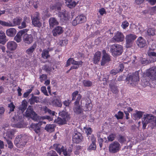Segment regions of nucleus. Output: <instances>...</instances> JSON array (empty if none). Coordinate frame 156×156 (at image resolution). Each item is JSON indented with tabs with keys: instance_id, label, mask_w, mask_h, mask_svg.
Masks as SVG:
<instances>
[{
	"instance_id": "nucleus-1",
	"label": "nucleus",
	"mask_w": 156,
	"mask_h": 156,
	"mask_svg": "<svg viewBox=\"0 0 156 156\" xmlns=\"http://www.w3.org/2000/svg\"><path fill=\"white\" fill-rule=\"evenodd\" d=\"M27 141L28 137L27 136L20 135L16 137L14 144L18 148H22L26 144Z\"/></svg>"
},
{
	"instance_id": "nucleus-2",
	"label": "nucleus",
	"mask_w": 156,
	"mask_h": 156,
	"mask_svg": "<svg viewBox=\"0 0 156 156\" xmlns=\"http://www.w3.org/2000/svg\"><path fill=\"white\" fill-rule=\"evenodd\" d=\"M123 51V47L121 45L114 44L110 46V51L114 57L121 55Z\"/></svg>"
},
{
	"instance_id": "nucleus-3",
	"label": "nucleus",
	"mask_w": 156,
	"mask_h": 156,
	"mask_svg": "<svg viewBox=\"0 0 156 156\" xmlns=\"http://www.w3.org/2000/svg\"><path fill=\"white\" fill-rule=\"evenodd\" d=\"M139 73L136 71L132 75H128L126 78L128 83L132 86L135 85L136 82L139 81Z\"/></svg>"
},
{
	"instance_id": "nucleus-4",
	"label": "nucleus",
	"mask_w": 156,
	"mask_h": 156,
	"mask_svg": "<svg viewBox=\"0 0 156 156\" xmlns=\"http://www.w3.org/2000/svg\"><path fill=\"white\" fill-rule=\"evenodd\" d=\"M59 114L62 118L58 117L55 120V121L59 124L63 125L66 124V122L69 119V115L64 111L60 112Z\"/></svg>"
},
{
	"instance_id": "nucleus-5",
	"label": "nucleus",
	"mask_w": 156,
	"mask_h": 156,
	"mask_svg": "<svg viewBox=\"0 0 156 156\" xmlns=\"http://www.w3.org/2000/svg\"><path fill=\"white\" fill-rule=\"evenodd\" d=\"M136 37V36L134 34H127L126 36V47L127 48L131 47Z\"/></svg>"
},
{
	"instance_id": "nucleus-6",
	"label": "nucleus",
	"mask_w": 156,
	"mask_h": 156,
	"mask_svg": "<svg viewBox=\"0 0 156 156\" xmlns=\"http://www.w3.org/2000/svg\"><path fill=\"white\" fill-rule=\"evenodd\" d=\"M25 115L27 117H30L33 120L38 121V116L33 111L31 106H29L25 112Z\"/></svg>"
},
{
	"instance_id": "nucleus-7",
	"label": "nucleus",
	"mask_w": 156,
	"mask_h": 156,
	"mask_svg": "<svg viewBox=\"0 0 156 156\" xmlns=\"http://www.w3.org/2000/svg\"><path fill=\"white\" fill-rule=\"evenodd\" d=\"M82 98V96L80 94L78 95L76 101L74 103V111L76 114H79L83 112V109L79 105L80 100Z\"/></svg>"
},
{
	"instance_id": "nucleus-8",
	"label": "nucleus",
	"mask_w": 156,
	"mask_h": 156,
	"mask_svg": "<svg viewBox=\"0 0 156 156\" xmlns=\"http://www.w3.org/2000/svg\"><path fill=\"white\" fill-rule=\"evenodd\" d=\"M120 148V144L118 142L115 141L109 144V151L111 153H115L119 151Z\"/></svg>"
},
{
	"instance_id": "nucleus-9",
	"label": "nucleus",
	"mask_w": 156,
	"mask_h": 156,
	"mask_svg": "<svg viewBox=\"0 0 156 156\" xmlns=\"http://www.w3.org/2000/svg\"><path fill=\"white\" fill-rule=\"evenodd\" d=\"M124 38L123 34L119 32L115 33L114 37L112 38V42L113 43L122 41Z\"/></svg>"
},
{
	"instance_id": "nucleus-10",
	"label": "nucleus",
	"mask_w": 156,
	"mask_h": 156,
	"mask_svg": "<svg viewBox=\"0 0 156 156\" xmlns=\"http://www.w3.org/2000/svg\"><path fill=\"white\" fill-rule=\"evenodd\" d=\"M146 76L153 80H156V67H153L148 69Z\"/></svg>"
},
{
	"instance_id": "nucleus-11",
	"label": "nucleus",
	"mask_w": 156,
	"mask_h": 156,
	"mask_svg": "<svg viewBox=\"0 0 156 156\" xmlns=\"http://www.w3.org/2000/svg\"><path fill=\"white\" fill-rule=\"evenodd\" d=\"M83 139L81 133L78 132L74 133L73 136V141L74 143L78 144L82 141Z\"/></svg>"
},
{
	"instance_id": "nucleus-12",
	"label": "nucleus",
	"mask_w": 156,
	"mask_h": 156,
	"mask_svg": "<svg viewBox=\"0 0 156 156\" xmlns=\"http://www.w3.org/2000/svg\"><path fill=\"white\" fill-rule=\"evenodd\" d=\"M28 30V29H26L20 30L15 37L14 40L17 43L20 42L22 41V36L27 33Z\"/></svg>"
},
{
	"instance_id": "nucleus-13",
	"label": "nucleus",
	"mask_w": 156,
	"mask_h": 156,
	"mask_svg": "<svg viewBox=\"0 0 156 156\" xmlns=\"http://www.w3.org/2000/svg\"><path fill=\"white\" fill-rule=\"evenodd\" d=\"M53 51V48H50L44 49L41 54L42 57L44 59H47L50 57V55Z\"/></svg>"
},
{
	"instance_id": "nucleus-14",
	"label": "nucleus",
	"mask_w": 156,
	"mask_h": 156,
	"mask_svg": "<svg viewBox=\"0 0 156 156\" xmlns=\"http://www.w3.org/2000/svg\"><path fill=\"white\" fill-rule=\"evenodd\" d=\"M143 120L146 123H149L156 120V118L151 114H146L144 115Z\"/></svg>"
},
{
	"instance_id": "nucleus-15",
	"label": "nucleus",
	"mask_w": 156,
	"mask_h": 156,
	"mask_svg": "<svg viewBox=\"0 0 156 156\" xmlns=\"http://www.w3.org/2000/svg\"><path fill=\"white\" fill-rule=\"evenodd\" d=\"M23 40L25 43L30 44L33 41V36L31 34H28L26 33L23 34Z\"/></svg>"
},
{
	"instance_id": "nucleus-16",
	"label": "nucleus",
	"mask_w": 156,
	"mask_h": 156,
	"mask_svg": "<svg viewBox=\"0 0 156 156\" xmlns=\"http://www.w3.org/2000/svg\"><path fill=\"white\" fill-rule=\"evenodd\" d=\"M7 48L10 51H13L16 48L17 44L14 41L8 42L7 44Z\"/></svg>"
},
{
	"instance_id": "nucleus-17",
	"label": "nucleus",
	"mask_w": 156,
	"mask_h": 156,
	"mask_svg": "<svg viewBox=\"0 0 156 156\" xmlns=\"http://www.w3.org/2000/svg\"><path fill=\"white\" fill-rule=\"evenodd\" d=\"M103 52L104 55L102 57L101 62V66L104 65L106 63L109 62L110 60V56L106 53L105 51L103 50Z\"/></svg>"
},
{
	"instance_id": "nucleus-18",
	"label": "nucleus",
	"mask_w": 156,
	"mask_h": 156,
	"mask_svg": "<svg viewBox=\"0 0 156 156\" xmlns=\"http://www.w3.org/2000/svg\"><path fill=\"white\" fill-rule=\"evenodd\" d=\"M63 28L58 26L54 28L52 30L53 35L54 36H56L61 34L63 32Z\"/></svg>"
},
{
	"instance_id": "nucleus-19",
	"label": "nucleus",
	"mask_w": 156,
	"mask_h": 156,
	"mask_svg": "<svg viewBox=\"0 0 156 156\" xmlns=\"http://www.w3.org/2000/svg\"><path fill=\"white\" fill-rule=\"evenodd\" d=\"M54 149H55L57 153L60 155L61 154L62 152L64 150L66 147L58 144H54L53 145Z\"/></svg>"
},
{
	"instance_id": "nucleus-20",
	"label": "nucleus",
	"mask_w": 156,
	"mask_h": 156,
	"mask_svg": "<svg viewBox=\"0 0 156 156\" xmlns=\"http://www.w3.org/2000/svg\"><path fill=\"white\" fill-rule=\"evenodd\" d=\"M41 126V123H37L32 124L31 126L34 129L35 132L38 135L40 133V127Z\"/></svg>"
},
{
	"instance_id": "nucleus-21",
	"label": "nucleus",
	"mask_w": 156,
	"mask_h": 156,
	"mask_svg": "<svg viewBox=\"0 0 156 156\" xmlns=\"http://www.w3.org/2000/svg\"><path fill=\"white\" fill-rule=\"evenodd\" d=\"M136 44L140 47L143 48L146 45V41L142 37H140L137 40Z\"/></svg>"
},
{
	"instance_id": "nucleus-22",
	"label": "nucleus",
	"mask_w": 156,
	"mask_h": 156,
	"mask_svg": "<svg viewBox=\"0 0 156 156\" xmlns=\"http://www.w3.org/2000/svg\"><path fill=\"white\" fill-rule=\"evenodd\" d=\"M90 138L92 143L90 145L89 149L90 150H95L96 148V145L95 144L96 141L95 137L94 135H92L90 137Z\"/></svg>"
},
{
	"instance_id": "nucleus-23",
	"label": "nucleus",
	"mask_w": 156,
	"mask_h": 156,
	"mask_svg": "<svg viewBox=\"0 0 156 156\" xmlns=\"http://www.w3.org/2000/svg\"><path fill=\"white\" fill-rule=\"evenodd\" d=\"M22 21V19L20 17H16L14 19L12 20V22H10L11 27L19 25Z\"/></svg>"
},
{
	"instance_id": "nucleus-24",
	"label": "nucleus",
	"mask_w": 156,
	"mask_h": 156,
	"mask_svg": "<svg viewBox=\"0 0 156 156\" xmlns=\"http://www.w3.org/2000/svg\"><path fill=\"white\" fill-rule=\"evenodd\" d=\"M61 3L60 2H58L54 4L51 5L50 9L52 10L59 11L61 10Z\"/></svg>"
},
{
	"instance_id": "nucleus-25",
	"label": "nucleus",
	"mask_w": 156,
	"mask_h": 156,
	"mask_svg": "<svg viewBox=\"0 0 156 156\" xmlns=\"http://www.w3.org/2000/svg\"><path fill=\"white\" fill-rule=\"evenodd\" d=\"M32 97L29 99V102L31 105H34L35 103H38L39 101V98L38 97L34 96L32 94Z\"/></svg>"
},
{
	"instance_id": "nucleus-26",
	"label": "nucleus",
	"mask_w": 156,
	"mask_h": 156,
	"mask_svg": "<svg viewBox=\"0 0 156 156\" xmlns=\"http://www.w3.org/2000/svg\"><path fill=\"white\" fill-rule=\"evenodd\" d=\"M66 5L69 8L71 9L74 7L77 4L75 1L72 0H65Z\"/></svg>"
},
{
	"instance_id": "nucleus-27",
	"label": "nucleus",
	"mask_w": 156,
	"mask_h": 156,
	"mask_svg": "<svg viewBox=\"0 0 156 156\" xmlns=\"http://www.w3.org/2000/svg\"><path fill=\"white\" fill-rule=\"evenodd\" d=\"M15 132V130L13 129L8 130L5 133L6 135L5 137L11 139L14 137Z\"/></svg>"
},
{
	"instance_id": "nucleus-28",
	"label": "nucleus",
	"mask_w": 156,
	"mask_h": 156,
	"mask_svg": "<svg viewBox=\"0 0 156 156\" xmlns=\"http://www.w3.org/2000/svg\"><path fill=\"white\" fill-rule=\"evenodd\" d=\"M16 30L14 28H10L6 31L7 35L9 37H12L14 36L16 33Z\"/></svg>"
},
{
	"instance_id": "nucleus-29",
	"label": "nucleus",
	"mask_w": 156,
	"mask_h": 156,
	"mask_svg": "<svg viewBox=\"0 0 156 156\" xmlns=\"http://www.w3.org/2000/svg\"><path fill=\"white\" fill-rule=\"evenodd\" d=\"M55 126L54 124H47L44 128L45 130L48 132L51 133L54 131Z\"/></svg>"
},
{
	"instance_id": "nucleus-30",
	"label": "nucleus",
	"mask_w": 156,
	"mask_h": 156,
	"mask_svg": "<svg viewBox=\"0 0 156 156\" xmlns=\"http://www.w3.org/2000/svg\"><path fill=\"white\" fill-rule=\"evenodd\" d=\"M37 46L36 44L34 43L33 45L26 51V53L29 55H32V53L35 51Z\"/></svg>"
},
{
	"instance_id": "nucleus-31",
	"label": "nucleus",
	"mask_w": 156,
	"mask_h": 156,
	"mask_svg": "<svg viewBox=\"0 0 156 156\" xmlns=\"http://www.w3.org/2000/svg\"><path fill=\"white\" fill-rule=\"evenodd\" d=\"M41 109L42 111L44 112L45 113H48L50 115L52 116H54L55 115V112L51 111L46 106H43L42 108Z\"/></svg>"
},
{
	"instance_id": "nucleus-32",
	"label": "nucleus",
	"mask_w": 156,
	"mask_h": 156,
	"mask_svg": "<svg viewBox=\"0 0 156 156\" xmlns=\"http://www.w3.org/2000/svg\"><path fill=\"white\" fill-rule=\"evenodd\" d=\"M27 102L26 101L23 100L22 102L21 105L18 108L22 112H23L27 108Z\"/></svg>"
},
{
	"instance_id": "nucleus-33",
	"label": "nucleus",
	"mask_w": 156,
	"mask_h": 156,
	"mask_svg": "<svg viewBox=\"0 0 156 156\" xmlns=\"http://www.w3.org/2000/svg\"><path fill=\"white\" fill-rule=\"evenodd\" d=\"M59 16L64 20L68 19V15L67 12L65 10H63L62 12H59Z\"/></svg>"
},
{
	"instance_id": "nucleus-34",
	"label": "nucleus",
	"mask_w": 156,
	"mask_h": 156,
	"mask_svg": "<svg viewBox=\"0 0 156 156\" xmlns=\"http://www.w3.org/2000/svg\"><path fill=\"white\" fill-rule=\"evenodd\" d=\"M32 24L34 27L40 28L42 26V23L40 19H31Z\"/></svg>"
},
{
	"instance_id": "nucleus-35",
	"label": "nucleus",
	"mask_w": 156,
	"mask_h": 156,
	"mask_svg": "<svg viewBox=\"0 0 156 156\" xmlns=\"http://www.w3.org/2000/svg\"><path fill=\"white\" fill-rule=\"evenodd\" d=\"M101 58V52L99 51L95 53L93 58L94 62L95 64H97L99 62Z\"/></svg>"
},
{
	"instance_id": "nucleus-36",
	"label": "nucleus",
	"mask_w": 156,
	"mask_h": 156,
	"mask_svg": "<svg viewBox=\"0 0 156 156\" xmlns=\"http://www.w3.org/2000/svg\"><path fill=\"white\" fill-rule=\"evenodd\" d=\"M49 24L50 27H53L54 26L58 24V23L54 17L50 18L49 20Z\"/></svg>"
},
{
	"instance_id": "nucleus-37",
	"label": "nucleus",
	"mask_w": 156,
	"mask_h": 156,
	"mask_svg": "<svg viewBox=\"0 0 156 156\" xmlns=\"http://www.w3.org/2000/svg\"><path fill=\"white\" fill-rule=\"evenodd\" d=\"M28 20L29 19L27 17H24L23 20L22 22L21 25L19 27V28L21 29L25 28L27 26L26 23H28Z\"/></svg>"
},
{
	"instance_id": "nucleus-38",
	"label": "nucleus",
	"mask_w": 156,
	"mask_h": 156,
	"mask_svg": "<svg viewBox=\"0 0 156 156\" xmlns=\"http://www.w3.org/2000/svg\"><path fill=\"white\" fill-rule=\"evenodd\" d=\"M144 113V112L136 110V113L133 114V115L136 119H139L142 117Z\"/></svg>"
},
{
	"instance_id": "nucleus-39",
	"label": "nucleus",
	"mask_w": 156,
	"mask_h": 156,
	"mask_svg": "<svg viewBox=\"0 0 156 156\" xmlns=\"http://www.w3.org/2000/svg\"><path fill=\"white\" fill-rule=\"evenodd\" d=\"M77 20L79 23H81L86 20V17L84 16L80 15L76 17Z\"/></svg>"
},
{
	"instance_id": "nucleus-40",
	"label": "nucleus",
	"mask_w": 156,
	"mask_h": 156,
	"mask_svg": "<svg viewBox=\"0 0 156 156\" xmlns=\"http://www.w3.org/2000/svg\"><path fill=\"white\" fill-rule=\"evenodd\" d=\"M43 69L45 70L46 72L48 73H50V72L52 70H54V68L52 67H49V65H44L42 67Z\"/></svg>"
},
{
	"instance_id": "nucleus-41",
	"label": "nucleus",
	"mask_w": 156,
	"mask_h": 156,
	"mask_svg": "<svg viewBox=\"0 0 156 156\" xmlns=\"http://www.w3.org/2000/svg\"><path fill=\"white\" fill-rule=\"evenodd\" d=\"M54 100L53 101V103L55 105L59 107H61L62 106V104L61 103V101L58 98H56V99L55 98L54 99Z\"/></svg>"
},
{
	"instance_id": "nucleus-42",
	"label": "nucleus",
	"mask_w": 156,
	"mask_h": 156,
	"mask_svg": "<svg viewBox=\"0 0 156 156\" xmlns=\"http://www.w3.org/2000/svg\"><path fill=\"white\" fill-rule=\"evenodd\" d=\"M123 112L119 111L118 112L117 114H115L114 116L117 119H123Z\"/></svg>"
},
{
	"instance_id": "nucleus-43",
	"label": "nucleus",
	"mask_w": 156,
	"mask_h": 156,
	"mask_svg": "<svg viewBox=\"0 0 156 156\" xmlns=\"http://www.w3.org/2000/svg\"><path fill=\"white\" fill-rule=\"evenodd\" d=\"M0 25L3 26L11 27L10 22H5L0 20Z\"/></svg>"
},
{
	"instance_id": "nucleus-44",
	"label": "nucleus",
	"mask_w": 156,
	"mask_h": 156,
	"mask_svg": "<svg viewBox=\"0 0 156 156\" xmlns=\"http://www.w3.org/2000/svg\"><path fill=\"white\" fill-rule=\"evenodd\" d=\"M147 34L149 36H153L155 35V30L152 28H149L147 31Z\"/></svg>"
},
{
	"instance_id": "nucleus-45",
	"label": "nucleus",
	"mask_w": 156,
	"mask_h": 156,
	"mask_svg": "<svg viewBox=\"0 0 156 156\" xmlns=\"http://www.w3.org/2000/svg\"><path fill=\"white\" fill-rule=\"evenodd\" d=\"M118 140L120 143H122L126 141V138L125 136H122L121 135H119Z\"/></svg>"
},
{
	"instance_id": "nucleus-46",
	"label": "nucleus",
	"mask_w": 156,
	"mask_h": 156,
	"mask_svg": "<svg viewBox=\"0 0 156 156\" xmlns=\"http://www.w3.org/2000/svg\"><path fill=\"white\" fill-rule=\"evenodd\" d=\"M4 138L5 139L8 145V147L12 149L13 147V144L12 141L9 140L6 137H4Z\"/></svg>"
},
{
	"instance_id": "nucleus-47",
	"label": "nucleus",
	"mask_w": 156,
	"mask_h": 156,
	"mask_svg": "<svg viewBox=\"0 0 156 156\" xmlns=\"http://www.w3.org/2000/svg\"><path fill=\"white\" fill-rule=\"evenodd\" d=\"M83 85L85 87H89L92 85V83L88 80H84L83 82Z\"/></svg>"
},
{
	"instance_id": "nucleus-48",
	"label": "nucleus",
	"mask_w": 156,
	"mask_h": 156,
	"mask_svg": "<svg viewBox=\"0 0 156 156\" xmlns=\"http://www.w3.org/2000/svg\"><path fill=\"white\" fill-rule=\"evenodd\" d=\"M72 64L75 66H82L83 62L82 61H76L74 60L73 58Z\"/></svg>"
},
{
	"instance_id": "nucleus-49",
	"label": "nucleus",
	"mask_w": 156,
	"mask_h": 156,
	"mask_svg": "<svg viewBox=\"0 0 156 156\" xmlns=\"http://www.w3.org/2000/svg\"><path fill=\"white\" fill-rule=\"evenodd\" d=\"M110 87L111 90L113 93L114 94H116L118 92V88L116 87L115 86V85H110Z\"/></svg>"
},
{
	"instance_id": "nucleus-50",
	"label": "nucleus",
	"mask_w": 156,
	"mask_h": 156,
	"mask_svg": "<svg viewBox=\"0 0 156 156\" xmlns=\"http://www.w3.org/2000/svg\"><path fill=\"white\" fill-rule=\"evenodd\" d=\"M19 119L20 118L18 116L15 115V116L12 117L11 120L12 122L14 123H16L18 122H19Z\"/></svg>"
},
{
	"instance_id": "nucleus-51",
	"label": "nucleus",
	"mask_w": 156,
	"mask_h": 156,
	"mask_svg": "<svg viewBox=\"0 0 156 156\" xmlns=\"http://www.w3.org/2000/svg\"><path fill=\"white\" fill-rule=\"evenodd\" d=\"M8 107L10 108L9 111V113L11 112H13L14 111V108H15V106L14 105L12 102H11L9 104H8Z\"/></svg>"
},
{
	"instance_id": "nucleus-52",
	"label": "nucleus",
	"mask_w": 156,
	"mask_h": 156,
	"mask_svg": "<svg viewBox=\"0 0 156 156\" xmlns=\"http://www.w3.org/2000/svg\"><path fill=\"white\" fill-rule=\"evenodd\" d=\"M116 135L115 134H112L108 137V139L109 141H112L114 140Z\"/></svg>"
},
{
	"instance_id": "nucleus-53",
	"label": "nucleus",
	"mask_w": 156,
	"mask_h": 156,
	"mask_svg": "<svg viewBox=\"0 0 156 156\" xmlns=\"http://www.w3.org/2000/svg\"><path fill=\"white\" fill-rule=\"evenodd\" d=\"M47 156H58L55 151H51L48 153Z\"/></svg>"
},
{
	"instance_id": "nucleus-54",
	"label": "nucleus",
	"mask_w": 156,
	"mask_h": 156,
	"mask_svg": "<svg viewBox=\"0 0 156 156\" xmlns=\"http://www.w3.org/2000/svg\"><path fill=\"white\" fill-rule=\"evenodd\" d=\"M31 19H41V17L40 16L39 13L38 12H36L34 14V15L33 17L31 16Z\"/></svg>"
},
{
	"instance_id": "nucleus-55",
	"label": "nucleus",
	"mask_w": 156,
	"mask_h": 156,
	"mask_svg": "<svg viewBox=\"0 0 156 156\" xmlns=\"http://www.w3.org/2000/svg\"><path fill=\"white\" fill-rule=\"evenodd\" d=\"M129 25V23L127 21H125L122 23L121 26L124 29H125Z\"/></svg>"
},
{
	"instance_id": "nucleus-56",
	"label": "nucleus",
	"mask_w": 156,
	"mask_h": 156,
	"mask_svg": "<svg viewBox=\"0 0 156 156\" xmlns=\"http://www.w3.org/2000/svg\"><path fill=\"white\" fill-rule=\"evenodd\" d=\"M79 92L78 91L76 90L75 92H73L72 94V101L74 100L75 99V98L76 97V96L77 95L78 96V95L80 94H78Z\"/></svg>"
},
{
	"instance_id": "nucleus-57",
	"label": "nucleus",
	"mask_w": 156,
	"mask_h": 156,
	"mask_svg": "<svg viewBox=\"0 0 156 156\" xmlns=\"http://www.w3.org/2000/svg\"><path fill=\"white\" fill-rule=\"evenodd\" d=\"M124 68V66L123 64H119L117 69L119 72H122Z\"/></svg>"
},
{
	"instance_id": "nucleus-58",
	"label": "nucleus",
	"mask_w": 156,
	"mask_h": 156,
	"mask_svg": "<svg viewBox=\"0 0 156 156\" xmlns=\"http://www.w3.org/2000/svg\"><path fill=\"white\" fill-rule=\"evenodd\" d=\"M41 90L46 95H48V93L45 87L43 86L41 87Z\"/></svg>"
},
{
	"instance_id": "nucleus-59",
	"label": "nucleus",
	"mask_w": 156,
	"mask_h": 156,
	"mask_svg": "<svg viewBox=\"0 0 156 156\" xmlns=\"http://www.w3.org/2000/svg\"><path fill=\"white\" fill-rule=\"evenodd\" d=\"M5 112V109L2 106L0 107V118H1Z\"/></svg>"
},
{
	"instance_id": "nucleus-60",
	"label": "nucleus",
	"mask_w": 156,
	"mask_h": 156,
	"mask_svg": "<svg viewBox=\"0 0 156 156\" xmlns=\"http://www.w3.org/2000/svg\"><path fill=\"white\" fill-rule=\"evenodd\" d=\"M92 106V105L91 103H89V102L87 103L86 104L85 107L86 108V111L90 110L91 109V107Z\"/></svg>"
},
{
	"instance_id": "nucleus-61",
	"label": "nucleus",
	"mask_w": 156,
	"mask_h": 156,
	"mask_svg": "<svg viewBox=\"0 0 156 156\" xmlns=\"http://www.w3.org/2000/svg\"><path fill=\"white\" fill-rule=\"evenodd\" d=\"M7 41L6 37H0V44H4Z\"/></svg>"
},
{
	"instance_id": "nucleus-62",
	"label": "nucleus",
	"mask_w": 156,
	"mask_h": 156,
	"mask_svg": "<svg viewBox=\"0 0 156 156\" xmlns=\"http://www.w3.org/2000/svg\"><path fill=\"white\" fill-rule=\"evenodd\" d=\"M73 58H69L67 61L66 66L67 67L70 66L71 64H72Z\"/></svg>"
},
{
	"instance_id": "nucleus-63",
	"label": "nucleus",
	"mask_w": 156,
	"mask_h": 156,
	"mask_svg": "<svg viewBox=\"0 0 156 156\" xmlns=\"http://www.w3.org/2000/svg\"><path fill=\"white\" fill-rule=\"evenodd\" d=\"M141 62L143 64L146 65L149 63V61L145 58H143L141 60Z\"/></svg>"
},
{
	"instance_id": "nucleus-64",
	"label": "nucleus",
	"mask_w": 156,
	"mask_h": 156,
	"mask_svg": "<svg viewBox=\"0 0 156 156\" xmlns=\"http://www.w3.org/2000/svg\"><path fill=\"white\" fill-rule=\"evenodd\" d=\"M71 102L69 100H66L65 101H63V105L66 106L68 107L69 106Z\"/></svg>"
}]
</instances>
